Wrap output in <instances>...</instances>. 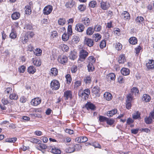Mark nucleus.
Segmentation results:
<instances>
[{
	"instance_id": "5",
	"label": "nucleus",
	"mask_w": 154,
	"mask_h": 154,
	"mask_svg": "<svg viewBox=\"0 0 154 154\" xmlns=\"http://www.w3.org/2000/svg\"><path fill=\"white\" fill-rule=\"evenodd\" d=\"M92 91L93 95H94L95 97L100 96V90L99 87L98 86L94 87L93 88Z\"/></svg>"
},
{
	"instance_id": "35",
	"label": "nucleus",
	"mask_w": 154,
	"mask_h": 154,
	"mask_svg": "<svg viewBox=\"0 0 154 154\" xmlns=\"http://www.w3.org/2000/svg\"><path fill=\"white\" fill-rule=\"evenodd\" d=\"M94 38L96 42H98L101 38V35L99 33H96L93 35Z\"/></svg>"
},
{
	"instance_id": "2",
	"label": "nucleus",
	"mask_w": 154,
	"mask_h": 154,
	"mask_svg": "<svg viewBox=\"0 0 154 154\" xmlns=\"http://www.w3.org/2000/svg\"><path fill=\"white\" fill-rule=\"evenodd\" d=\"M52 10V6L51 5H48L44 8L43 13L45 15H48L51 14Z\"/></svg>"
},
{
	"instance_id": "28",
	"label": "nucleus",
	"mask_w": 154,
	"mask_h": 154,
	"mask_svg": "<svg viewBox=\"0 0 154 154\" xmlns=\"http://www.w3.org/2000/svg\"><path fill=\"white\" fill-rule=\"evenodd\" d=\"M82 22L86 26H88L90 23V20L87 17H85L83 18Z\"/></svg>"
},
{
	"instance_id": "4",
	"label": "nucleus",
	"mask_w": 154,
	"mask_h": 154,
	"mask_svg": "<svg viewBox=\"0 0 154 154\" xmlns=\"http://www.w3.org/2000/svg\"><path fill=\"white\" fill-rule=\"evenodd\" d=\"M100 5L101 9L104 10L108 9L110 6V5L109 2L103 1L101 2Z\"/></svg>"
},
{
	"instance_id": "17",
	"label": "nucleus",
	"mask_w": 154,
	"mask_h": 154,
	"mask_svg": "<svg viewBox=\"0 0 154 154\" xmlns=\"http://www.w3.org/2000/svg\"><path fill=\"white\" fill-rule=\"evenodd\" d=\"M146 66L149 69L154 68V60H149L148 63H146Z\"/></svg>"
},
{
	"instance_id": "40",
	"label": "nucleus",
	"mask_w": 154,
	"mask_h": 154,
	"mask_svg": "<svg viewBox=\"0 0 154 154\" xmlns=\"http://www.w3.org/2000/svg\"><path fill=\"white\" fill-rule=\"evenodd\" d=\"M88 63L94 64L95 62V58L92 56H90L88 57Z\"/></svg>"
},
{
	"instance_id": "56",
	"label": "nucleus",
	"mask_w": 154,
	"mask_h": 154,
	"mask_svg": "<svg viewBox=\"0 0 154 154\" xmlns=\"http://www.w3.org/2000/svg\"><path fill=\"white\" fill-rule=\"evenodd\" d=\"M108 118L101 116H100L99 117V120L100 122H104L106 121Z\"/></svg>"
},
{
	"instance_id": "15",
	"label": "nucleus",
	"mask_w": 154,
	"mask_h": 154,
	"mask_svg": "<svg viewBox=\"0 0 154 154\" xmlns=\"http://www.w3.org/2000/svg\"><path fill=\"white\" fill-rule=\"evenodd\" d=\"M123 18L125 20H129L130 19V16L129 13L127 11H124L122 14Z\"/></svg>"
},
{
	"instance_id": "18",
	"label": "nucleus",
	"mask_w": 154,
	"mask_h": 154,
	"mask_svg": "<svg viewBox=\"0 0 154 154\" xmlns=\"http://www.w3.org/2000/svg\"><path fill=\"white\" fill-rule=\"evenodd\" d=\"M103 96L104 98L107 100H110L112 99V95L109 92H105Z\"/></svg>"
},
{
	"instance_id": "45",
	"label": "nucleus",
	"mask_w": 154,
	"mask_h": 154,
	"mask_svg": "<svg viewBox=\"0 0 154 154\" xmlns=\"http://www.w3.org/2000/svg\"><path fill=\"white\" fill-rule=\"evenodd\" d=\"M66 21L64 18H60L58 20V23L59 25L63 26L66 23Z\"/></svg>"
},
{
	"instance_id": "9",
	"label": "nucleus",
	"mask_w": 154,
	"mask_h": 154,
	"mask_svg": "<svg viewBox=\"0 0 154 154\" xmlns=\"http://www.w3.org/2000/svg\"><path fill=\"white\" fill-rule=\"evenodd\" d=\"M136 23L138 25H141L143 26V24H144V18L141 16H138L135 19Z\"/></svg>"
},
{
	"instance_id": "44",
	"label": "nucleus",
	"mask_w": 154,
	"mask_h": 154,
	"mask_svg": "<svg viewBox=\"0 0 154 154\" xmlns=\"http://www.w3.org/2000/svg\"><path fill=\"white\" fill-rule=\"evenodd\" d=\"M17 37L16 34L14 29H12V32L10 35V37L12 39H15Z\"/></svg>"
},
{
	"instance_id": "64",
	"label": "nucleus",
	"mask_w": 154,
	"mask_h": 154,
	"mask_svg": "<svg viewBox=\"0 0 154 154\" xmlns=\"http://www.w3.org/2000/svg\"><path fill=\"white\" fill-rule=\"evenodd\" d=\"M118 82L120 83H123L125 82V79L122 76H120L118 78Z\"/></svg>"
},
{
	"instance_id": "20",
	"label": "nucleus",
	"mask_w": 154,
	"mask_h": 154,
	"mask_svg": "<svg viewBox=\"0 0 154 154\" xmlns=\"http://www.w3.org/2000/svg\"><path fill=\"white\" fill-rule=\"evenodd\" d=\"M75 4V2L73 0H70L66 3L65 4V6L67 8H72L74 5Z\"/></svg>"
},
{
	"instance_id": "27",
	"label": "nucleus",
	"mask_w": 154,
	"mask_h": 154,
	"mask_svg": "<svg viewBox=\"0 0 154 154\" xmlns=\"http://www.w3.org/2000/svg\"><path fill=\"white\" fill-rule=\"evenodd\" d=\"M28 72L29 74H33L36 72L35 68L33 66H30L28 68Z\"/></svg>"
},
{
	"instance_id": "46",
	"label": "nucleus",
	"mask_w": 154,
	"mask_h": 154,
	"mask_svg": "<svg viewBox=\"0 0 154 154\" xmlns=\"http://www.w3.org/2000/svg\"><path fill=\"white\" fill-rule=\"evenodd\" d=\"M106 122L107 124L111 126L114 124L115 121L113 119H109L108 118Z\"/></svg>"
},
{
	"instance_id": "7",
	"label": "nucleus",
	"mask_w": 154,
	"mask_h": 154,
	"mask_svg": "<svg viewBox=\"0 0 154 154\" xmlns=\"http://www.w3.org/2000/svg\"><path fill=\"white\" fill-rule=\"evenodd\" d=\"M58 61L59 62L62 64H64L67 63L68 58L65 55H63L58 57Z\"/></svg>"
},
{
	"instance_id": "36",
	"label": "nucleus",
	"mask_w": 154,
	"mask_h": 154,
	"mask_svg": "<svg viewBox=\"0 0 154 154\" xmlns=\"http://www.w3.org/2000/svg\"><path fill=\"white\" fill-rule=\"evenodd\" d=\"M133 94L132 93L128 94L127 97L126 102H131L133 99Z\"/></svg>"
},
{
	"instance_id": "23",
	"label": "nucleus",
	"mask_w": 154,
	"mask_h": 154,
	"mask_svg": "<svg viewBox=\"0 0 154 154\" xmlns=\"http://www.w3.org/2000/svg\"><path fill=\"white\" fill-rule=\"evenodd\" d=\"M32 62L33 64L37 66H40L41 64V60L36 58L33 59Z\"/></svg>"
},
{
	"instance_id": "43",
	"label": "nucleus",
	"mask_w": 154,
	"mask_h": 154,
	"mask_svg": "<svg viewBox=\"0 0 154 154\" xmlns=\"http://www.w3.org/2000/svg\"><path fill=\"white\" fill-rule=\"evenodd\" d=\"M69 36L70 35H69L68 34L67 35L66 33H64L62 35V39L63 41H66L68 40Z\"/></svg>"
},
{
	"instance_id": "52",
	"label": "nucleus",
	"mask_w": 154,
	"mask_h": 154,
	"mask_svg": "<svg viewBox=\"0 0 154 154\" xmlns=\"http://www.w3.org/2000/svg\"><path fill=\"white\" fill-rule=\"evenodd\" d=\"M90 94V91L89 89L87 88L85 89L84 90L83 93L82 94V97L84 96V94H85L86 96H88Z\"/></svg>"
},
{
	"instance_id": "58",
	"label": "nucleus",
	"mask_w": 154,
	"mask_h": 154,
	"mask_svg": "<svg viewBox=\"0 0 154 154\" xmlns=\"http://www.w3.org/2000/svg\"><path fill=\"white\" fill-rule=\"evenodd\" d=\"M140 117V114L139 112L137 111L136 113L134 114L133 115V118L134 119H137Z\"/></svg>"
},
{
	"instance_id": "33",
	"label": "nucleus",
	"mask_w": 154,
	"mask_h": 154,
	"mask_svg": "<svg viewBox=\"0 0 154 154\" xmlns=\"http://www.w3.org/2000/svg\"><path fill=\"white\" fill-rule=\"evenodd\" d=\"M25 13L28 15H29L31 14L32 12V10L31 7L30 6H26L25 7Z\"/></svg>"
},
{
	"instance_id": "53",
	"label": "nucleus",
	"mask_w": 154,
	"mask_h": 154,
	"mask_svg": "<svg viewBox=\"0 0 154 154\" xmlns=\"http://www.w3.org/2000/svg\"><path fill=\"white\" fill-rule=\"evenodd\" d=\"M86 8V6L83 5H80L78 7L79 10L81 11H84L85 10Z\"/></svg>"
},
{
	"instance_id": "37",
	"label": "nucleus",
	"mask_w": 154,
	"mask_h": 154,
	"mask_svg": "<svg viewBox=\"0 0 154 154\" xmlns=\"http://www.w3.org/2000/svg\"><path fill=\"white\" fill-rule=\"evenodd\" d=\"M57 36V31H54L51 32V34L50 38L52 40H54Z\"/></svg>"
},
{
	"instance_id": "32",
	"label": "nucleus",
	"mask_w": 154,
	"mask_h": 154,
	"mask_svg": "<svg viewBox=\"0 0 154 154\" xmlns=\"http://www.w3.org/2000/svg\"><path fill=\"white\" fill-rule=\"evenodd\" d=\"M117 112L116 109H114L111 111H109L107 112V116L109 117L112 116L113 115L116 114Z\"/></svg>"
},
{
	"instance_id": "24",
	"label": "nucleus",
	"mask_w": 154,
	"mask_h": 154,
	"mask_svg": "<svg viewBox=\"0 0 154 154\" xmlns=\"http://www.w3.org/2000/svg\"><path fill=\"white\" fill-rule=\"evenodd\" d=\"M129 41L131 44L135 45L137 43V40L135 37H132L129 38Z\"/></svg>"
},
{
	"instance_id": "30",
	"label": "nucleus",
	"mask_w": 154,
	"mask_h": 154,
	"mask_svg": "<svg viewBox=\"0 0 154 154\" xmlns=\"http://www.w3.org/2000/svg\"><path fill=\"white\" fill-rule=\"evenodd\" d=\"M86 44L88 46L91 47L94 45V42L91 38H87L86 39Z\"/></svg>"
},
{
	"instance_id": "19",
	"label": "nucleus",
	"mask_w": 154,
	"mask_h": 154,
	"mask_svg": "<svg viewBox=\"0 0 154 154\" xmlns=\"http://www.w3.org/2000/svg\"><path fill=\"white\" fill-rule=\"evenodd\" d=\"M121 71V73L124 75H128L130 73V70L129 69L125 68H122Z\"/></svg>"
},
{
	"instance_id": "42",
	"label": "nucleus",
	"mask_w": 154,
	"mask_h": 154,
	"mask_svg": "<svg viewBox=\"0 0 154 154\" xmlns=\"http://www.w3.org/2000/svg\"><path fill=\"white\" fill-rule=\"evenodd\" d=\"M35 54L37 56H39L42 54V50L39 48H36L34 51Z\"/></svg>"
},
{
	"instance_id": "47",
	"label": "nucleus",
	"mask_w": 154,
	"mask_h": 154,
	"mask_svg": "<svg viewBox=\"0 0 154 154\" xmlns=\"http://www.w3.org/2000/svg\"><path fill=\"white\" fill-rule=\"evenodd\" d=\"M68 34L69 35L71 36L72 33V26L71 25H69L67 28Z\"/></svg>"
},
{
	"instance_id": "22",
	"label": "nucleus",
	"mask_w": 154,
	"mask_h": 154,
	"mask_svg": "<svg viewBox=\"0 0 154 154\" xmlns=\"http://www.w3.org/2000/svg\"><path fill=\"white\" fill-rule=\"evenodd\" d=\"M20 17V14L18 12H15L11 15L12 18L14 20H17Z\"/></svg>"
},
{
	"instance_id": "6",
	"label": "nucleus",
	"mask_w": 154,
	"mask_h": 154,
	"mask_svg": "<svg viewBox=\"0 0 154 154\" xmlns=\"http://www.w3.org/2000/svg\"><path fill=\"white\" fill-rule=\"evenodd\" d=\"M88 53L84 49H82L79 52V60H80L81 59L84 60L88 56Z\"/></svg>"
},
{
	"instance_id": "63",
	"label": "nucleus",
	"mask_w": 154,
	"mask_h": 154,
	"mask_svg": "<svg viewBox=\"0 0 154 154\" xmlns=\"http://www.w3.org/2000/svg\"><path fill=\"white\" fill-rule=\"evenodd\" d=\"M106 46V42L104 40L102 41L100 44V47L101 48H103Z\"/></svg>"
},
{
	"instance_id": "57",
	"label": "nucleus",
	"mask_w": 154,
	"mask_h": 154,
	"mask_svg": "<svg viewBox=\"0 0 154 154\" xmlns=\"http://www.w3.org/2000/svg\"><path fill=\"white\" fill-rule=\"evenodd\" d=\"M17 140V138L16 137L12 138L7 139L6 141L10 143H14Z\"/></svg>"
},
{
	"instance_id": "50",
	"label": "nucleus",
	"mask_w": 154,
	"mask_h": 154,
	"mask_svg": "<svg viewBox=\"0 0 154 154\" xmlns=\"http://www.w3.org/2000/svg\"><path fill=\"white\" fill-rule=\"evenodd\" d=\"M139 92V91L137 88L136 87H133L131 89V93L133 95V94L134 93V94L136 95V94H138Z\"/></svg>"
},
{
	"instance_id": "59",
	"label": "nucleus",
	"mask_w": 154,
	"mask_h": 154,
	"mask_svg": "<svg viewBox=\"0 0 154 154\" xmlns=\"http://www.w3.org/2000/svg\"><path fill=\"white\" fill-rule=\"evenodd\" d=\"M26 69V67L24 66H22L18 68L19 71L20 72L23 73Z\"/></svg>"
},
{
	"instance_id": "3",
	"label": "nucleus",
	"mask_w": 154,
	"mask_h": 154,
	"mask_svg": "<svg viewBox=\"0 0 154 154\" xmlns=\"http://www.w3.org/2000/svg\"><path fill=\"white\" fill-rule=\"evenodd\" d=\"M48 149L50 151L54 154H60L61 153L60 150L55 147L49 146H48Z\"/></svg>"
},
{
	"instance_id": "29",
	"label": "nucleus",
	"mask_w": 154,
	"mask_h": 154,
	"mask_svg": "<svg viewBox=\"0 0 154 154\" xmlns=\"http://www.w3.org/2000/svg\"><path fill=\"white\" fill-rule=\"evenodd\" d=\"M126 60L124 54L120 55L119 58V63H124Z\"/></svg>"
},
{
	"instance_id": "38",
	"label": "nucleus",
	"mask_w": 154,
	"mask_h": 154,
	"mask_svg": "<svg viewBox=\"0 0 154 154\" xmlns=\"http://www.w3.org/2000/svg\"><path fill=\"white\" fill-rule=\"evenodd\" d=\"M84 80L85 83H89L91 82V78L89 75H86L85 77Z\"/></svg>"
},
{
	"instance_id": "55",
	"label": "nucleus",
	"mask_w": 154,
	"mask_h": 154,
	"mask_svg": "<svg viewBox=\"0 0 154 154\" xmlns=\"http://www.w3.org/2000/svg\"><path fill=\"white\" fill-rule=\"evenodd\" d=\"M31 142L33 143L38 144H40V143L41 142V141L35 138H33L32 139H31Z\"/></svg>"
},
{
	"instance_id": "62",
	"label": "nucleus",
	"mask_w": 154,
	"mask_h": 154,
	"mask_svg": "<svg viewBox=\"0 0 154 154\" xmlns=\"http://www.w3.org/2000/svg\"><path fill=\"white\" fill-rule=\"evenodd\" d=\"M139 130L140 131V129H139V128L133 129L131 130V132L132 134H136L138 133Z\"/></svg>"
},
{
	"instance_id": "11",
	"label": "nucleus",
	"mask_w": 154,
	"mask_h": 154,
	"mask_svg": "<svg viewBox=\"0 0 154 154\" xmlns=\"http://www.w3.org/2000/svg\"><path fill=\"white\" fill-rule=\"evenodd\" d=\"M28 37L27 35L23 34L22 35L20 38L19 42H21L23 44H25L28 42Z\"/></svg>"
},
{
	"instance_id": "48",
	"label": "nucleus",
	"mask_w": 154,
	"mask_h": 154,
	"mask_svg": "<svg viewBox=\"0 0 154 154\" xmlns=\"http://www.w3.org/2000/svg\"><path fill=\"white\" fill-rule=\"evenodd\" d=\"M101 29L102 26L100 25H95L94 27V30L96 32L100 31Z\"/></svg>"
},
{
	"instance_id": "12",
	"label": "nucleus",
	"mask_w": 154,
	"mask_h": 154,
	"mask_svg": "<svg viewBox=\"0 0 154 154\" xmlns=\"http://www.w3.org/2000/svg\"><path fill=\"white\" fill-rule=\"evenodd\" d=\"M106 78L109 81H114L116 78V75L113 73H111L107 75Z\"/></svg>"
},
{
	"instance_id": "25",
	"label": "nucleus",
	"mask_w": 154,
	"mask_h": 154,
	"mask_svg": "<svg viewBox=\"0 0 154 154\" xmlns=\"http://www.w3.org/2000/svg\"><path fill=\"white\" fill-rule=\"evenodd\" d=\"M151 100V98L149 96L146 94H144L143 95L142 100L146 102H149Z\"/></svg>"
},
{
	"instance_id": "49",
	"label": "nucleus",
	"mask_w": 154,
	"mask_h": 154,
	"mask_svg": "<svg viewBox=\"0 0 154 154\" xmlns=\"http://www.w3.org/2000/svg\"><path fill=\"white\" fill-rule=\"evenodd\" d=\"M93 64H88L87 66L89 71L91 72L94 70V67L93 66Z\"/></svg>"
},
{
	"instance_id": "51",
	"label": "nucleus",
	"mask_w": 154,
	"mask_h": 154,
	"mask_svg": "<svg viewBox=\"0 0 154 154\" xmlns=\"http://www.w3.org/2000/svg\"><path fill=\"white\" fill-rule=\"evenodd\" d=\"M75 150V148L74 147L72 146L67 148L66 150V152L69 153H71L74 152Z\"/></svg>"
},
{
	"instance_id": "14",
	"label": "nucleus",
	"mask_w": 154,
	"mask_h": 154,
	"mask_svg": "<svg viewBox=\"0 0 154 154\" xmlns=\"http://www.w3.org/2000/svg\"><path fill=\"white\" fill-rule=\"evenodd\" d=\"M69 57L70 59L73 60H74L77 57V52L74 51H71L70 53Z\"/></svg>"
},
{
	"instance_id": "60",
	"label": "nucleus",
	"mask_w": 154,
	"mask_h": 154,
	"mask_svg": "<svg viewBox=\"0 0 154 154\" xmlns=\"http://www.w3.org/2000/svg\"><path fill=\"white\" fill-rule=\"evenodd\" d=\"M97 5V2L94 1H93L90 2L89 5L91 8H94Z\"/></svg>"
},
{
	"instance_id": "26",
	"label": "nucleus",
	"mask_w": 154,
	"mask_h": 154,
	"mask_svg": "<svg viewBox=\"0 0 154 154\" xmlns=\"http://www.w3.org/2000/svg\"><path fill=\"white\" fill-rule=\"evenodd\" d=\"M94 31L92 27H89L86 30V34L88 35H91L94 33Z\"/></svg>"
},
{
	"instance_id": "13",
	"label": "nucleus",
	"mask_w": 154,
	"mask_h": 154,
	"mask_svg": "<svg viewBox=\"0 0 154 154\" xmlns=\"http://www.w3.org/2000/svg\"><path fill=\"white\" fill-rule=\"evenodd\" d=\"M35 147L37 149L41 151H42V149H45L48 148V147L45 144L41 143L38 145H36Z\"/></svg>"
},
{
	"instance_id": "61",
	"label": "nucleus",
	"mask_w": 154,
	"mask_h": 154,
	"mask_svg": "<svg viewBox=\"0 0 154 154\" xmlns=\"http://www.w3.org/2000/svg\"><path fill=\"white\" fill-rule=\"evenodd\" d=\"M66 78L68 83H69L71 82L72 79L69 74H67L66 76Z\"/></svg>"
},
{
	"instance_id": "54",
	"label": "nucleus",
	"mask_w": 154,
	"mask_h": 154,
	"mask_svg": "<svg viewBox=\"0 0 154 154\" xmlns=\"http://www.w3.org/2000/svg\"><path fill=\"white\" fill-rule=\"evenodd\" d=\"M152 119L151 117L149 116L148 117L145 118V122L147 124H150L152 122Z\"/></svg>"
},
{
	"instance_id": "21",
	"label": "nucleus",
	"mask_w": 154,
	"mask_h": 154,
	"mask_svg": "<svg viewBox=\"0 0 154 154\" xmlns=\"http://www.w3.org/2000/svg\"><path fill=\"white\" fill-rule=\"evenodd\" d=\"M64 97L65 100H68L69 98H71L72 96L71 92L70 91H67L64 93Z\"/></svg>"
},
{
	"instance_id": "10",
	"label": "nucleus",
	"mask_w": 154,
	"mask_h": 154,
	"mask_svg": "<svg viewBox=\"0 0 154 154\" xmlns=\"http://www.w3.org/2000/svg\"><path fill=\"white\" fill-rule=\"evenodd\" d=\"M41 102V99L38 97L35 98L33 99L31 101V104L35 106H36L40 104Z\"/></svg>"
},
{
	"instance_id": "16",
	"label": "nucleus",
	"mask_w": 154,
	"mask_h": 154,
	"mask_svg": "<svg viewBox=\"0 0 154 154\" xmlns=\"http://www.w3.org/2000/svg\"><path fill=\"white\" fill-rule=\"evenodd\" d=\"M85 107L88 110H94L95 108V106L90 102L87 103L85 105Z\"/></svg>"
},
{
	"instance_id": "41",
	"label": "nucleus",
	"mask_w": 154,
	"mask_h": 154,
	"mask_svg": "<svg viewBox=\"0 0 154 154\" xmlns=\"http://www.w3.org/2000/svg\"><path fill=\"white\" fill-rule=\"evenodd\" d=\"M79 38L78 36L76 35H73L72 36V42L75 43H77L79 42Z\"/></svg>"
},
{
	"instance_id": "1",
	"label": "nucleus",
	"mask_w": 154,
	"mask_h": 154,
	"mask_svg": "<svg viewBox=\"0 0 154 154\" xmlns=\"http://www.w3.org/2000/svg\"><path fill=\"white\" fill-rule=\"evenodd\" d=\"M51 87L52 89L57 90L58 89L60 86L59 82L56 80H54L51 81Z\"/></svg>"
},
{
	"instance_id": "39",
	"label": "nucleus",
	"mask_w": 154,
	"mask_h": 154,
	"mask_svg": "<svg viewBox=\"0 0 154 154\" xmlns=\"http://www.w3.org/2000/svg\"><path fill=\"white\" fill-rule=\"evenodd\" d=\"M9 98L11 100H17L18 98V96L16 94L12 93L10 94Z\"/></svg>"
},
{
	"instance_id": "31",
	"label": "nucleus",
	"mask_w": 154,
	"mask_h": 154,
	"mask_svg": "<svg viewBox=\"0 0 154 154\" xmlns=\"http://www.w3.org/2000/svg\"><path fill=\"white\" fill-rule=\"evenodd\" d=\"M115 48L118 51L121 50L122 48V45L119 42H116L114 44Z\"/></svg>"
},
{
	"instance_id": "8",
	"label": "nucleus",
	"mask_w": 154,
	"mask_h": 154,
	"mask_svg": "<svg viewBox=\"0 0 154 154\" xmlns=\"http://www.w3.org/2000/svg\"><path fill=\"white\" fill-rule=\"evenodd\" d=\"M85 28V27L83 24L78 23L76 25L75 29L79 32H82L84 31Z\"/></svg>"
},
{
	"instance_id": "34",
	"label": "nucleus",
	"mask_w": 154,
	"mask_h": 154,
	"mask_svg": "<svg viewBox=\"0 0 154 154\" xmlns=\"http://www.w3.org/2000/svg\"><path fill=\"white\" fill-rule=\"evenodd\" d=\"M51 72L52 75L55 76L57 75L58 73V70L56 68H52L51 69Z\"/></svg>"
}]
</instances>
